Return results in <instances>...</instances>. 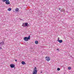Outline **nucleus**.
Wrapping results in <instances>:
<instances>
[{"mask_svg":"<svg viewBox=\"0 0 74 74\" xmlns=\"http://www.w3.org/2000/svg\"><path fill=\"white\" fill-rule=\"evenodd\" d=\"M2 1L3 2H5L6 4L8 5V4H10V2L9 1V0H2Z\"/></svg>","mask_w":74,"mask_h":74,"instance_id":"nucleus-1","label":"nucleus"},{"mask_svg":"<svg viewBox=\"0 0 74 74\" xmlns=\"http://www.w3.org/2000/svg\"><path fill=\"white\" fill-rule=\"evenodd\" d=\"M30 39V35L28 37H25L24 38V40L25 41H27Z\"/></svg>","mask_w":74,"mask_h":74,"instance_id":"nucleus-2","label":"nucleus"},{"mask_svg":"<svg viewBox=\"0 0 74 74\" xmlns=\"http://www.w3.org/2000/svg\"><path fill=\"white\" fill-rule=\"evenodd\" d=\"M4 44V41H3L2 42H0V49H3V48L1 47H3V45Z\"/></svg>","mask_w":74,"mask_h":74,"instance_id":"nucleus-3","label":"nucleus"},{"mask_svg":"<svg viewBox=\"0 0 74 74\" xmlns=\"http://www.w3.org/2000/svg\"><path fill=\"white\" fill-rule=\"evenodd\" d=\"M37 68L35 67L33 71V74H37Z\"/></svg>","mask_w":74,"mask_h":74,"instance_id":"nucleus-4","label":"nucleus"},{"mask_svg":"<svg viewBox=\"0 0 74 74\" xmlns=\"http://www.w3.org/2000/svg\"><path fill=\"white\" fill-rule=\"evenodd\" d=\"M28 26V23H23L22 26L23 27H26Z\"/></svg>","mask_w":74,"mask_h":74,"instance_id":"nucleus-5","label":"nucleus"},{"mask_svg":"<svg viewBox=\"0 0 74 74\" xmlns=\"http://www.w3.org/2000/svg\"><path fill=\"white\" fill-rule=\"evenodd\" d=\"M58 42H59L60 43H62V42H63V40H59V38H58Z\"/></svg>","mask_w":74,"mask_h":74,"instance_id":"nucleus-6","label":"nucleus"},{"mask_svg":"<svg viewBox=\"0 0 74 74\" xmlns=\"http://www.w3.org/2000/svg\"><path fill=\"white\" fill-rule=\"evenodd\" d=\"M10 66L11 68H14V67H15V65L13 64H11Z\"/></svg>","mask_w":74,"mask_h":74,"instance_id":"nucleus-7","label":"nucleus"},{"mask_svg":"<svg viewBox=\"0 0 74 74\" xmlns=\"http://www.w3.org/2000/svg\"><path fill=\"white\" fill-rule=\"evenodd\" d=\"M46 59L47 60V61H48L49 62V61L50 60V58H49V57H46Z\"/></svg>","mask_w":74,"mask_h":74,"instance_id":"nucleus-8","label":"nucleus"},{"mask_svg":"<svg viewBox=\"0 0 74 74\" xmlns=\"http://www.w3.org/2000/svg\"><path fill=\"white\" fill-rule=\"evenodd\" d=\"M19 8H16L15 9V11L16 12H18L19 11Z\"/></svg>","mask_w":74,"mask_h":74,"instance_id":"nucleus-9","label":"nucleus"},{"mask_svg":"<svg viewBox=\"0 0 74 74\" xmlns=\"http://www.w3.org/2000/svg\"><path fill=\"white\" fill-rule=\"evenodd\" d=\"M21 63L22 64H23V65L25 64V62L24 61L22 62Z\"/></svg>","mask_w":74,"mask_h":74,"instance_id":"nucleus-10","label":"nucleus"},{"mask_svg":"<svg viewBox=\"0 0 74 74\" xmlns=\"http://www.w3.org/2000/svg\"><path fill=\"white\" fill-rule=\"evenodd\" d=\"M38 41H35V43L36 44H38Z\"/></svg>","mask_w":74,"mask_h":74,"instance_id":"nucleus-11","label":"nucleus"},{"mask_svg":"<svg viewBox=\"0 0 74 74\" xmlns=\"http://www.w3.org/2000/svg\"><path fill=\"white\" fill-rule=\"evenodd\" d=\"M8 11H11V8H8Z\"/></svg>","mask_w":74,"mask_h":74,"instance_id":"nucleus-12","label":"nucleus"},{"mask_svg":"<svg viewBox=\"0 0 74 74\" xmlns=\"http://www.w3.org/2000/svg\"><path fill=\"white\" fill-rule=\"evenodd\" d=\"M68 69L69 70H71V67H69L68 68Z\"/></svg>","mask_w":74,"mask_h":74,"instance_id":"nucleus-13","label":"nucleus"},{"mask_svg":"<svg viewBox=\"0 0 74 74\" xmlns=\"http://www.w3.org/2000/svg\"><path fill=\"white\" fill-rule=\"evenodd\" d=\"M62 12H65V10H62Z\"/></svg>","mask_w":74,"mask_h":74,"instance_id":"nucleus-14","label":"nucleus"},{"mask_svg":"<svg viewBox=\"0 0 74 74\" xmlns=\"http://www.w3.org/2000/svg\"><path fill=\"white\" fill-rule=\"evenodd\" d=\"M60 70V68H58V69H57V70H58V71H59V70Z\"/></svg>","mask_w":74,"mask_h":74,"instance_id":"nucleus-15","label":"nucleus"},{"mask_svg":"<svg viewBox=\"0 0 74 74\" xmlns=\"http://www.w3.org/2000/svg\"><path fill=\"white\" fill-rule=\"evenodd\" d=\"M15 61L16 62H17V60H15Z\"/></svg>","mask_w":74,"mask_h":74,"instance_id":"nucleus-16","label":"nucleus"},{"mask_svg":"<svg viewBox=\"0 0 74 74\" xmlns=\"http://www.w3.org/2000/svg\"><path fill=\"white\" fill-rule=\"evenodd\" d=\"M57 51H59V49H57Z\"/></svg>","mask_w":74,"mask_h":74,"instance_id":"nucleus-17","label":"nucleus"},{"mask_svg":"<svg viewBox=\"0 0 74 74\" xmlns=\"http://www.w3.org/2000/svg\"><path fill=\"white\" fill-rule=\"evenodd\" d=\"M61 8H59V10H60Z\"/></svg>","mask_w":74,"mask_h":74,"instance_id":"nucleus-18","label":"nucleus"},{"mask_svg":"<svg viewBox=\"0 0 74 74\" xmlns=\"http://www.w3.org/2000/svg\"><path fill=\"white\" fill-rule=\"evenodd\" d=\"M40 73H42V71L40 72Z\"/></svg>","mask_w":74,"mask_h":74,"instance_id":"nucleus-19","label":"nucleus"},{"mask_svg":"<svg viewBox=\"0 0 74 74\" xmlns=\"http://www.w3.org/2000/svg\"><path fill=\"white\" fill-rule=\"evenodd\" d=\"M61 12H62V10H61L60 11Z\"/></svg>","mask_w":74,"mask_h":74,"instance_id":"nucleus-20","label":"nucleus"}]
</instances>
